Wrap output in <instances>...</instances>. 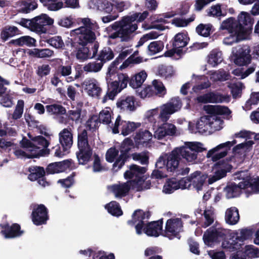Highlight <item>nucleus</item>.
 <instances>
[{
    "label": "nucleus",
    "instance_id": "47",
    "mask_svg": "<svg viewBox=\"0 0 259 259\" xmlns=\"http://www.w3.org/2000/svg\"><path fill=\"white\" fill-rule=\"evenodd\" d=\"M153 85L151 86L153 91V96H158L159 97H163L166 93V90L163 83L158 80L155 79L152 82Z\"/></svg>",
    "mask_w": 259,
    "mask_h": 259
},
{
    "label": "nucleus",
    "instance_id": "8",
    "mask_svg": "<svg viewBox=\"0 0 259 259\" xmlns=\"http://www.w3.org/2000/svg\"><path fill=\"white\" fill-rule=\"evenodd\" d=\"M252 235V231L250 229H244L240 231V236L230 235L227 240L222 243L224 248L229 249L231 251L240 250L243 245L245 240L249 239Z\"/></svg>",
    "mask_w": 259,
    "mask_h": 259
},
{
    "label": "nucleus",
    "instance_id": "41",
    "mask_svg": "<svg viewBox=\"0 0 259 259\" xmlns=\"http://www.w3.org/2000/svg\"><path fill=\"white\" fill-rule=\"evenodd\" d=\"M36 40L34 38L29 36H23L16 39H12L9 44L18 46H23L24 45L31 47L35 46Z\"/></svg>",
    "mask_w": 259,
    "mask_h": 259
},
{
    "label": "nucleus",
    "instance_id": "54",
    "mask_svg": "<svg viewBox=\"0 0 259 259\" xmlns=\"http://www.w3.org/2000/svg\"><path fill=\"white\" fill-rule=\"evenodd\" d=\"M133 183L134 184L138 191H142L150 189L151 185L150 181H144V177H139V178L136 180H133Z\"/></svg>",
    "mask_w": 259,
    "mask_h": 259
},
{
    "label": "nucleus",
    "instance_id": "33",
    "mask_svg": "<svg viewBox=\"0 0 259 259\" xmlns=\"http://www.w3.org/2000/svg\"><path fill=\"white\" fill-rule=\"evenodd\" d=\"M28 171L29 172L28 179L32 182L37 181L46 175L45 168L40 166H31L28 168Z\"/></svg>",
    "mask_w": 259,
    "mask_h": 259
},
{
    "label": "nucleus",
    "instance_id": "45",
    "mask_svg": "<svg viewBox=\"0 0 259 259\" xmlns=\"http://www.w3.org/2000/svg\"><path fill=\"white\" fill-rule=\"evenodd\" d=\"M237 21L242 26L244 25L246 26L247 29H251L253 24V20L251 18L250 15L245 12H241L238 16Z\"/></svg>",
    "mask_w": 259,
    "mask_h": 259
},
{
    "label": "nucleus",
    "instance_id": "24",
    "mask_svg": "<svg viewBox=\"0 0 259 259\" xmlns=\"http://www.w3.org/2000/svg\"><path fill=\"white\" fill-rule=\"evenodd\" d=\"M162 220L148 223L143 228L144 232L149 236L158 237L162 230Z\"/></svg>",
    "mask_w": 259,
    "mask_h": 259
},
{
    "label": "nucleus",
    "instance_id": "18",
    "mask_svg": "<svg viewBox=\"0 0 259 259\" xmlns=\"http://www.w3.org/2000/svg\"><path fill=\"white\" fill-rule=\"evenodd\" d=\"M74 168L73 161L69 159L49 164L46 168V172L48 175L58 174L63 172L67 169H73Z\"/></svg>",
    "mask_w": 259,
    "mask_h": 259
},
{
    "label": "nucleus",
    "instance_id": "32",
    "mask_svg": "<svg viewBox=\"0 0 259 259\" xmlns=\"http://www.w3.org/2000/svg\"><path fill=\"white\" fill-rule=\"evenodd\" d=\"M131 190V185L127 183L115 184L112 186V192L116 198H121L126 196Z\"/></svg>",
    "mask_w": 259,
    "mask_h": 259
},
{
    "label": "nucleus",
    "instance_id": "3",
    "mask_svg": "<svg viewBox=\"0 0 259 259\" xmlns=\"http://www.w3.org/2000/svg\"><path fill=\"white\" fill-rule=\"evenodd\" d=\"M107 72V82L108 90L106 94L103 98L102 102L105 103L108 100H113L115 97L123 89L126 88L127 83L130 84V80L126 73L119 72Z\"/></svg>",
    "mask_w": 259,
    "mask_h": 259
},
{
    "label": "nucleus",
    "instance_id": "58",
    "mask_svg": "<svg viewBox=\"0 0 259 259\" xmlns=\"http://www.w3.org/2000/svg\"><path fill=\"white\" fill-rule=\"evenodd\" d=\"M212 25L210 24H200L196 28V32L200 35L207 37L210 34L212 28Z\"/></svg>",
    "mask_w": 259,
    "mask_h": 259
},
{
    "label": "nucleus",
    "instance_id": "11",
    "mask_svg": "<svg viewBox=\"0 0 259 259\" xmlns=\"http://www.w3.org/2000/svg\"><path fill=\"white\" fill-rule=\"evenodd\" d=\"M250 47L247 45L239 46L233 51V60L234 64L239 66H247L250 63L252 57Z\"/></svg>",
    "mask_w": 259,
    "mask_h": 259
},
{
    "label": "nucleus",
    "instance_id": "44",
    "mask_svg": "<svg viewBox=\"0 0 259 259\" xmlns=\"http://www.w3.org/2000/svg\"><path fill=\"white\" fill-rule=\"evenodd\" d=\"M121 134L125 136L132 132L135 131L138 127L141 126L140 123L126 121L122 120L121 122Z\"/></svg>",
    "mask_w": 259,
    "mask_h": 259
},
{
    "label": "nucleus",
    "instance_id": "30",
    "mask_svg": "<svg viewBox=\"0 0 259 259\" xmlns=\"http://www.w3.org/2000/svg\"><path fill=\"white\" fill-rule=\"evenodd\" d=\"M97 61H100L104 65L107 62L112 60L114 57V54L112 50L108 47L103 48L94 57Z\"/></svg>",
    "mask_w": 259,
    "mask_h": 259
},
{
    "label": "nucleus",
    "instance_id": "27",
    "mask_svg": "<svg viewBox=\"0 0 259 259\" xmlns=\"http://www.w3.org/2000/svg\"><path fill=\"white\" fill-rule=\"evenodd\" d=\"M34 22L36 24L38 29H35V31L45 33L46 31V25H51L54 23V20L49 17L46 14H41L40 15L36 16L33 18Z\"/></svg>",
    "mask_w": 259,
    "mask_h": 259
},
{
    "label": "nucleus",
    "instance_id": "1",
    "mask_svg": "<svg viewBox=\"0 0 259 259\" xmlns=\"http://www.w3.org/2000/svg\"><path fill=\"white\" fill-rule=\"evenodd\" d=\"M83 25L74 30L78 34L74 38H68L65 45L70 51H76V57L78 60L84 61L89 58H94L97 55L99 47V43L94 42L96 37L93 30L96 23H93L89 18L81 19Z\"/></svg>",
    "mask_w": 259,
    "mask_h": 259
},
{
    "label": "nucleus",
    "instance_id": "28",
    "mask_svg": "<svg viewBox=\"0 0 259 259\" xmlns=\"http://www.w3.org/2000/svg\"><path fill=\"white\" fill-rule=\"evenodd\" d=\"M201 174L200 171H196L190 177H185L184 180L186 181V184L191 183V184L198 191L201 190L205 181V178L203 176H201Z\"/></svg>",
    "mask_w": 259,
    "mask_h": 259
},
{
    "label": "nucleus",
    "instance_id": "4",
    "mask_svg": "<svg viewBox=\"0 0 259 259\" xmlns=\"http://www.w3.org/2000/svg\"><path fill=\"white\" fill-rule=\"evenodd\" d=\"M77 147L75 155L78 164H88L92 160L94 154L93 148L90 144L88 132L85 129L78 131Z\"/></svg>",
    "mask_w": 259,
    "mask_h": 259
},
{
    "label": "nucleus",
    "instance_id": "48",
    "mask_svg": "<svg viewBox=\"0 0 259 259\" xmlns=\"http://www.w3.org/2000/svg\"><path fill=\"white\" fill-rule=\"evenodd\" d=\"M105 208L109 213L113 216L119 217L123 213L119 204L115 201H112L106 204Z\"/></svg>",
    "mask_w": 259,
    "mask_h": 259
},
{
    "label": "nucleus",
    "instance_id": "34",
    "mask_svg": "<svg viewBox=\"0 0 259 259\" xmlns=\"http://www.w3.org/2000/svg\"><path fill=\"white\" fill-rule=\"evenodd\" d=\"M213 123V122L211 120L210 117L203 116L197 122L196 127L198 132L203 134L206 133L209 127H212Z\"/></svg>",
    "mask_w": 259,
    "mask_h": 259
},
{
    "label": "nucleus",
    "instance_id": "21",
    "mask_svg": "<svg viewBox=\"0 0 259 259\" xmlns=\"http://www.w3.org/2000/svg\"><path fill=\"white\" fill-rule=\"evenodd\" d=\"M59 142L64 151L69 150L73 143V134L70 128H65L59 134Z\"/></svg>",
    "mask_w": 259,
    "mask_h": 259
},
{
    "label": "nucleus",
    "instance_id": "9",
    "mask_svg": "<svg viewBox=\"0 0 259 259\" xmlns=\"http://www.w3.org/2000/svg\"><path fill=\"white\" fill-rule=\"evenodd\" d=\"M182 106V103L178 97H174L160 107V113L158 118L163 122H166L174 113L179 111Z\"/></svg>",
    "mask_w": 259,
    "mask_h": 259
},
{
    "label": "nucleus",
    "instance_id": "23",
    "mask_svg": "<svg viewBox=\"0 0 259 259\" xmlns=\"http://www.w3.org/2000/svg\"><path fill=\"white\" fill-rule=\"evenodd\" d=\"M185 178H181L180 180H176L175 178L169 179L164 185L163 192L166 194H171L175 190L179 189L180 186L182 188H186L187 186Z\"/></svg>",
    "mask_w": 259,
    "mask_h": 259
},
{
    "label": "nucleus",
    "instance_id": "52",
    "mask_svg": "<svg viewBox=\"0 0 259 259\" xmlns=\"http://www.w3.org/2000/svg\"><path fill=\"white\" fill-rule=\"evenodd\" d=\"M207 15L210 17L219 18L225 17L226 13L221 10V4H217L213 5L207 10Z\"/></svg>",
    "mask_w": 259,
    "mask_h": 259
},
{
    "label": "nucleus",
    "instance_id": "2",
    "mask_svg": "<svg viewBox=\"0 0 259 259\" xmlns=\"http://www.w3.org/2000/svg\"><path fill=\"white\" fill-rule=\"evenodd\" d=\"M158 7L156 0H145L143 13L135 12L130 15L122 17L119 21L113 23L111 27L115 32L111 34L112 39L120 38L122 42H127L132 38V34L138 29V23L144 21L149 13L155 12Z\"/></svg>",
    "mask_w": 259,
    "mask_h": 259
},
{
    "label": "nucleus",
    "instance_id": "7",
    "mask_svg": "<svg viewBox=\"0 0 259 259\" xmlns=\"http://www.w3.org/2000/svg\"><path fill=\"white\" fill-rule=\"evenodd\" d=\"M203 144L197 142H187L185 146L176 148L179 156L185 159L188 162L196 163L198 154L206 149L202 147Z\"/></svg>",
    "mask_w": 259,
    "mask_h": 259
},
{
    "label": "nucleus",
    "instance_id": "63",
    "mask_svg": "<svg viewBox=\"0 0 259 259\" xmlns=\"http://www.w3.org/2000/svg\"><path fill=\"white\" fill-rule=\"evenodd\" d=\"M148 152H143L141 153H135L133 154L132 157L134 160L140 161L142 164H148L149 163Z\"/></svg>",
    "mask_w": 259,
    "mask_h": 259
},
{
    "label": "nucleus",
    "instance_id": "29",
    "mask_svg": "<svg viewBox=\"0 0 259 259\" xmlns=\"http://www.w3.org/2000/svg\"><path fill=\"white\" fill-rule=\"evenodd\" d=\"M83 85H85V90L90 96L98 97L100 95L102 89L96 79H87L84 81Z\"/></svg>",
    "mask_w": 259,
    "mask_h": 259
},
{
    "label": "nucleus",
    "instance_id": "40",
    "mask_svg": "<svg viewBox=\"0 0 259 259\" xmlns=\"http://www.w3.org/2000/svg\"><path fill=\"white\" fill-rule=\"evenodd\" d=\"M147 74L144 71L136 74L133 76L130 80V86L134 89L140 87L147 77Z\"/></svg>",
    "mask_w": 259,
    "mask_h": 259
},
{
    "label": "nucleus",
    "instance_id": "6",
    "mask_svg": "<svg viewBox=\"0 0 259 259\" xmlns=\"http://www.w3.org/2000/svg\"><path fill=\"white\" fill-rule=\"evenodd\" d=\"M165 156L166 171L170 175L180 179L181 176H185L189 172V167H184L182 165L180 164L181 157L178 155L176 148L171 152L165 153Z\"/></svg>",
    "mask_w": 259,
    "mask_h": 259
},
{
    "label": "nucleus",
    "instance_id": "25",
    "mask_svg": "<svg viewBox=\"0 0 259 259\" xmlns=\"http://www.w3.org/2000/svg\"><path fill=\"white\" fill-rule=\"evenodd\" d=\"M135 102L136 99L134 96H121L118 99L116 105L121 110L133 111L136 109Z\"/></svg>",
    "mask_w": 259,
    "mask_h": 259
},
{
    "label": "nucleus",
    "instance_id": "20",
    "mask_svg": "<svg viewBox=\"0 0 259 259\" xmlns=\"http://www.w3.org/2000/svg\"><path fill=\"white\" fill-rule=\"evenodd\" d=\"M176 132L177 127L174 124L167 122H163L158 126L154 132V136L155 138L160 140L167 136H175Z\"/></svg>",
    "mask_w": 259,
    "mask_h": 259
},
{
    "label": "nucleus",
    "instance_id": "22",
    "mask_svg": "<svg viewBox=\"0 0 259 259\" xmlns=\"http://www.w3.org/2000/svg\"><path fill=\"white\" fill-rule=\"evenodd\" d=\"M190 37L187 31L183 30L177 33L170 41L173 47L178 49H182L188 45Z\"/></svg>",
    "mask_w": 259,
    "mask_h": 259
},
{
    "label": "nucleus",
    "instance_id": "15",
    "mask_svg": "<svg viewBox=\"0 0 259 259\" xmlns=\"http://www.w3.org/2000/svg\"><path fill=\"white\" fill-rule=\"evenodd\" d=\"M199 103H219L228 102L229 97L227 95H223L218 92H209L196 98Z\"/></svg>",
    "mask_w": 259,
    "mask_h": 259
},
{
    "label": "nucleus",
    "instance_id": "10",
    "mask_svg": "<svg viewBox=\"0 0 259 259\" xmlns=\"http://www.w3.org/2000/svg\"><path fill=\"white\" fill-rule=\"evenodd\" d=\"M229 238L227 237V231L221 228H217L214 226L208 228L203 235V239L204 243L208 246L211 245L214 243H222Z\"/></svg>",
    "mask_w": 259,
    "mask_h": 259
},
{
    "label": "nucleus",
    "instance_id": "50",
    "mask_svg": "<svg viewBox=\"0 0 259 259\" xmlns=\"http://www.w3.org/2000/svg\"><path fill=\"white\" fill-rule=\"evenodd\" d=\"M37 0H25L22 1L21 4L22 7L21 12L24 14H27L37 8Z\"/></svg>",
    "mask_w": 259,
    "mask_h": 259
},
{
    "label": "nucleus",
    "instance_id": "64",
    "mask_svg": "<svg viewBox=\"0 0 259 259\" xmlns=\"http://www.w3.org/2000/svg\"><path fill=\"white\" fill-rule=\"evenodd\" d=\"M119 154V151L115 147L109 148L106 152L105 158L107 162L112 163L114 162Z\"/></svg>",
    "mask_w": 259,
    "mask_h": 259
},
{
    "label": "nucleus",
    "instance_id": "56",
    "mask_svg": "<svg viewBox=\"0 0 259 259\" xmlns=\"http://www.w3.org/2000/svg\"><path fill=\"white\" fill-rule=\"evenodd\" d=\"M103 65L100 61L90 62L84 66L83 70L87 72H97L102 69Z\"/></svg>",
    "mask_w": 259,
    "mask_h": 259
},
{
    "label": "nucleus",
    "instance_id": "13",
    "mask_svg": "<svg viewBox=\"0 0 259 259\" xmlns=\"http://www.w3.org/2000/svg\"><path fill=\"white\" fill-rule=\"evenodd\" d=\"M236 143V140H234L232 141H228L220 144L215 148L209 150L208 152L207 156H211L213 161H217L225 157L227 155L228 151L231 149V148Z\"/></svg>",
    "mask_w": 259,
    "mask_h": 259
},
{
    "label": "nucleus",
    "instance_id": "39",
    "mask_svg": "<svg viewBox=\"0 0 259 259\" xmlns=\"http://www.w3.org/2000/svg\"><path fill=\"white\" fill-rule=\"evenodd\" d=\"M225 163L224 162L219 161L215 164L216 168L218 169L214 173L212 177L209 179V183L211 184L218 180L225 177L227 174V170L224 168Z\"/></svg>",
    "mask_w": 259,
    "mask_h": 259
},
{
    "label": "nucleus",
    "instance_id": "37",
    "mask_svg": "<svg viewBox=\"0 0 259 259\" xmlns=\"http://www.w3.org/2000/svg\"><path fill=\"white\" fill-rule=\"evenodd\" d=\"M130 148H126L124 150H121L120 155L116 159L113 164V169L117 171L124 165L125 162L130 158L128 153Z\"/></svg>",
    "mask_w": 259,
    "mask_h": 259
},
{
    "label": "nucleus",
    "instance_id": "62",
    "mask_svg": "<svg viewBox=\"0 0 259 259\" xmlns=\"http://www.w3.org/2000/svg\"><path fill=\"white\" fill-rule=\"evenodd\" d=\"M26 121L28 123L29 126L37 128L40 130V133L41 134H44L45 136L48 135V133L47 132H45L44 133L43 132V130H46V127L44 125L39 124V121L35 120L34 117H30V120H29L26 119Z\"/></svg>",
    "mask_w": 259,
    "mask_h": 259
},
{
    "label": "nucleus",
    "instance_id": "17",
    "mask_svg": "<svg viewBox=\"0 0 259 259\" xmlns=\"http://www.w3.org/2000/svg\"><path fill=\"white\" fill-rule=\"evenodd\" d=\"M0 227L2 229L0 233L6 239L19 237L24 233V231L21 230L20 225L17 223H14L12 225H10L9 223L6 222L0 224Z\"/></svg>",
    "mask_w": 259,
    "mask_h": 259
},
{
    "label": "nucleus",
    "instance_id": "31",
    "mask_svg": "<svg viewBox=\"0 0 259 259\" xmlns=\"http://www.w3.org/2000/svg\"><path fill=\"white\" fill-rule=\"evenodd\" d=\"M239 210L236 207L228 208L225 212L226 222L230 225H236L239 220Z\"/></svg>",
    "mask_w": 259,
    "mask_h": 259
},
{
    "label": "nucleus",
    "instance_id": "42",
    "mask_svg": "<svg viewBox=\"0 0 259 259\" xmlns=\"http://www.w3.org/2000/svg\"><path fill=\"white\" fill-rule=\"evenodd\" d=\"M19 30L14 26H6L1 32V38L3 41H7L9 38L18 34Z\"/></svg>",
    "mask_w": 259,
    "mask_h": 259
},
{
    "label": "nucleus",
    "instance_id": "53",
    "mask_svg": "<svg viewBox=\"0 0 259 259\" xmlns=\"http://www.w3.org/2000/svg\"><path fill=\"white\" fill-rule=\"evenodd\" d=\"M159 75L165 78L171 77L175 73L172 66L165 65H160L158 68Z\"/></svg>",
    "mask_w": 259,
    "mask_h": 259
},
{
    "label": "nucleus",
    "instance_id": "46",
    "mask_svg": "<svg viewBox=\"0 0 259 259\" xmlns=\"http://www.w3.org/2000/svg\"><path fill=\"white\" fill-rule=\"evenodd\" d=\"M39 1L50 11H58L63 6L62 0H39Z\"/></svg>",
    "mask_w": 259,
    "mask_h": 259
},
{
    "label": "nucleus",
    "instance_id": "26",
    "mask_svg": "<svg viewBox=\"0 0 259 259\" xmlns=\"http://www.w3.org/2000/svg\"><path fill=\"white\" fill-rule=\"evenodd\" d=\"M152 137V134L148 130H139L134 138L136 146L138 148L147 147Z\"/></svg>",
    "mask_w": 259,
    "mask_h": 259
},
{
    "label": "nucleus",
    "instance_id": "57",
    "mask_svg": "<svg viewBox=\"0 0 259 259\" xmlns=\"http://www.w3.org/2000/svg\"><path fill=\"white\" fill-rule=\"evenodd\" d=\"M152 88L151 85H148L144 88L140 87L136 88V94L142 99L153 97L154 92Z\"/></svg>",
    "mask_w": 259,
    "mask_h": 259
},
{
    "label": "nucleus",
    "instance_id": "19",
    "mask_svg": "<svg viewBox=\"0 0 259 259\" xmlns=\"http://www.w3.org/2000/svg\"><path fill=\"white\" fill-rule=\"evenodd\" d=\"M205 110L209 114L207 115L211 119V120L218 121L222 122L223 121L221 120L218 115H228L231 111L228 107L221 106L220 105H207L204 107Z\"/></svg>",
    "mask_w": 259,
    "mask_h": 259
},
{
    "label": "nucleus",
    "instance_id": "60",
    "mask_svg": "<svg viewBox=\"0 0 259 259\" xmlns=\"http://www.w3.org/2000/svg\"><path fill=\"white\" fill-rule=\"evenodd\" d=\"M46 108L48 112H52L56 115H64L66 112L65 108L61 105L54 104L47 105Z\"/></svg>",
    "mask_w": 259,
    "mask_h": 259
},
{
    "label": "nucleus",
    "instance_id": "43",
    "mask_svg": "<svg viewBox=\"0 0 259 259\" xmlns=\"http://www.w3.org/2000/svg\"><path fill=\"white\" fill-rule=\"evenodd\" d=\"M239 191V187L234 182L228 184L224 188L226 196L228 199L239 196L241 194Z\"/></svg>",
    "mask_w": 259,
    "mask_h": 259
},
{
    "label": "nucleus",
    "instance_id": "51",
    "mask_svg": "<svg viewBox=\"0 0 259 259\" xmlns=\"http://www.w3.org/2000/svg\"><path fill=\"white\" fill-rule=\"evenodd\" d=\"M97 7L98 10L108 14L114 10V4L107 0L99 1L97 3Z\"/></svg>",
    "mask_w": 259,
    "mask_h": 259
},
{
    "label": "nucleus",
    "instance_id": "55",
    "mask_svg": "<svg viewBox=\"0 0 259 259\" xmlns=\"http://www.w3.org/2000/svg\"><path fill=\"white\" fill-rule=\"evenodd\" d=\"M100 120L98 115H93L90 117L85 123V126L89 131H95L100 125Z\"/></svg>",
    "mask_w": 259,
    "mask_h": 259
},
{
    "label": "nucleus",
    "instance_id": "38",
    "mask_svg": "<svg viewBox=\"0 0 259 259\" xmlns=\"http://www.w3.org/2000/svg\"><path fill=\"white\" fill-rule=\"evenodd\" d=\"M132 52V49L122 51L119 53L118 56L109 66L108 72L111 74L114 70H116L117 65L124 60L127 56L131 54Z\"/></svg>",
    "mask_w": 259,
    "mask_h": 259
},
{
    "label": "nucleus",
    "instance_id": "61",
    "mask_svg": "<svg viewBox=\"0 0 259 259\" xmlns=\"http://www.w3.org/2000/svg\"><path fill=\"white\" fill-rule=\"evenodd\" d=\"M24 102L22 100H19L12 114V118L15 120L20 119L23 113Z\"/></svg>",
    "mask_w": 259,
    "mask_h": 259
},
{
    "label": "nucleus",
    "instance_id": "49",
    "mask_svg": "<svg viewBox=\"0 0 259 259\" xmlns=\"http://www.w3.org/2000/svg\"><path fill=\"white\" fill-rule=\"evenodd\" d=\"M208 57V63L213 67L217 66L223 60L221 52L217 50L211 51Z\"/></svg>",
    "mask_w": 259,
    "mask_h": 259
},
{
    "label": "nucleus",
    "instance_id": "5",
    "mask_svg": "<svg viewBox=\"0 0 259 259\" xmlns=\"http://www.w3.org/2000/svg\"><path fill=\"white\" fill-rule=\"evenodd\" d=\"M220 29L227 30L230 33V37L226 38L224 40L226 44L229 45L244 40L247 35L245 27L232 17L224 20L221 25Z\"/></svg>",
    "mask_w": 259,
    "mask_h": 259
},
{
    "label": "nucleus",
    "instance_id": "14",
    "mask_svg": "<svg viewBox=\"0 0 259 259\" xmlns=\"http://www.w3.org/2000/svg\"><path fill=\"white\" fill-rule=\"evenodd\" d=\"M48 209L42 204H38L34 207L31 213L33 223L36 226H40L47 224L49 219Z\"/></svg>",
    "mask_w": 259,
    "mask_h": 259
},
{
    "label": "nucleus",
    "instance_id": "12",
    "mask_svg": "<svg viewBox=\"0 0 259 259\" xmlns=\"http://www.w3.org/2000/svg\"><path fill=\"white\" fill-rule=\"evenodd\" d=\"M183 227L181 219H170L166 223L165 229L164 232V236L172 239L175 238L180 239L181 236L179 234Z\"/></svg>",
    "mask_w": 259,
    "mask_h": 259
},
{
    "label": "nucleus",
    "instance_id": "36",
    "mask_svg": "<svg viewBox=\"0 0 259 259\" xmlns=\"http://www.w3.org/2000/svg\"><path fill=\"white\" fill-rule=\"evenodd\" d=\"M138 51H136L127 59L125 60L120 66L119 69L122 70L128 67H132L136 64H138L143 62V58L141 57H136L138 54Z\"/></svg>",
    "mask_w": 259,
    "mask_h": 259
},
{
    "label": "nucleus",
    "instance_id": "16",
    "mask_svg": "<svg viewBox=\"0 0 259 259\" xmlns=\"http://www.w3.org/2000/svg\"><path fill=\"white\" fill-rule=\"evenodd\" d=\"M150 212L144 211L142 209H137L134 211L132 215V220L127 222L128 225L134 226L137 222L138 223L135 226L136 233L140 235L142 233V230L145 225L144 220L149 219L150 217Z\"/></svg>",
    "mask_w": 259,
    "mask_h": 259
},
{
    "label": "nucleus",
    "instance_id": "59",
    "mask_svg": "<svg viewBox=\"0 0 259 259\" xmlns=\"http://www.w3.org/2000/svg\"><path fill=\"white\" fill-rule=\"evenodd\" d=\"M164 47L163 42L161 41H154L148 46V49L150 55H154L160 52Z\"/></svg>",
    "mask_w": 259,
    "mask_h": 259
},
{
    "label": "nucleus",
    "instance_id": "35",
    "mask_svg": "<svg viewBox=\"0 0 259 259\" xmlns=\"http://www.w3.org/2000/svg\"><path fill=\"white\" fill-rule=\"evenodd\" d=\"M33 150H30V153H27L21 149H18L14 152L15 155L18 157H25L27 158H39L41 156H44L46 152L49 153V150L41 149L39 150V152L32 153Z\"/></svg>",
    "mask_w": 259,
    "mask_h": 259
}]
</instances>
